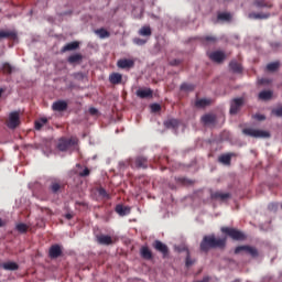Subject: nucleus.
Segmentation results:
<instances>
[{
    "label": "nucleus",
    "instance_id": "nucleus-1",
    "mask_svg": "<svg viewBox=\"0 0 282 282\" xmlns=\"http://www.w3.org/2000/svg\"><path fill=\"white\" fill-rule=\"evenodd\" d=\"M226 243H228V238H217L215 234H210L203 237V240L200 241V251L202 252H210V250L219 249L224 250L226 248Z\"/></svg>",
    "mask_w": 282,
    "mask_h": 282
},
{
    "label": "nucleus",
    "instance_id": "nucleus-2",
    "mask_svg": "<svg viewBox=\"0 0 282 282\" xmlns=\"http://www.w3.org/2000/svg\"><path fill=\"white\" fill-rule=\"evenodd\" d=\"M177 252L181 259H184L185 268H193L197 263V259L193 258L191 250L186 245H181L177 247Z\"/></svg>",
    "mask_w": 282,
    "mask_h": 282
},
{
    "label": "nucleus",
    "instance_id": "nucleus-3",
    "mask_svg": "<svg viewBox=\"0 0 282 282\" xmlns=\"http://www.w3.org/2000/svg\"><path fill=\"white\" fill-rule=\"evenodd\" d=\"M220 231L224 235H227V237H230V239H234V241H243V239H246V235H243V232L235 228L221 227Z\"/></svg>",
    "mask_w": 282,
    "mask_h": 282
},
{
    "label": "nucleus",
    "instance_id": "nucleus-4",
    "mask_svg": "<svg viewBox=\"0 0 282 282\" xmlns=\"http://www.w3.org/2000/svg\"><path fill=\"white\" fill-rule=\"evenodd\" d=\"M78 144V139L76 137L73 138H62L58 141L57 149L59 151H68L72 147H76Z\"/></svg>",
    "mask_w": 282,
    "mask_h": 282
},
{
    "label": "nucleus",
    "instance_id": "nucleus-5",
    "mask_svg": "<svg viewBox=\"0 0 282 282\" xmlns=\"http://www.w3.org/2000/svg\"><path fill=\"white\" fill-rule=\"evenodd\" d=\"M245 135H249L250 138H270V132L265 130H257L252 128H246L242 130Z\"/></svg>",
    "mask_w": 282,
    "mask_h": 282
},
{
    "label": "nucleus",
    "instance_id": "nucleus-6",
    "mask_svg": "<svg viewBox=\"0 0 282 282\" xmlns=\"http://www.w3.org/2000/svg\"><path fill=\"white\" fill-rule=\"evenodd\" d=\"M245 102L246 101L243 100L242 97L234 98L230 101V109H229L230 115L237 116L239 113V111H241V107H243Z\"/></svg>",
    "mask_w": 282,
    "mask_h": 282
},
{
    "label": "nucleus",
    "instance_id": "nucleus-7",
    "mask_svg": "<svg viewBox=\"0 0 282 282\" xmlns=\"http://www.w3.org/2000/svg\"><path fill=\"white\" fill-rule=\"evenodd\" d=\"M240 252H247V254H251V257H258L259 251L257 248L250 246H238L235 249V254H240Z\"/></svg>",
    "mask_w": 282,
    "mask_h": 282
},
{
    "label": "nucleus",
    "instance_id": "nucleus-8",
    "mask_svg": "<svg viewBox=\"0 0 282 282\" xmlns=\"http://www.w3.org/2000/svg\"><path fill=\"white\" fill-rule=\"evenodd\" d=\"M21 124L19 112L14 111L9 115L8 127L9 129H17Z\"/></svg>",
    "mask_w": 282,
    "mask_h": 282
},
{
    "label": "nucleus",
    "instance_id": "nucleus-9",
    "mask_svg": "<svg viewBox=\"0 0 282 282\" xmlns=\"http://www.w3.org/2000/svg\"><path fill=\"white\" fill-rule=\"evenodd\" d=\"M63 256V247L61 245H53L48 250L50 259H58V257Z\"/></svg>",
    "mask_w": 282,
    "mask_h": 282
},
{
    "label": "nucleus",
    "instance_id": "nucleus-10",
    "mask_svg": "<svg viewBox=\"0 0 282 282\" xmlns=\"http://www.w3.org/2000/svg\"><path fill=\"white\" fill-rule=\"evenodd\" d=\"M135 66V62L133 59L121 58L117 62V67L119 69H131V67Z\"/></svg>",
    "mask_w": 282,
    "mask_h": 282
},
{
    "label": "nucleus",
    "instance_id": "nucleus-11",
    "mask_svg": "<svg viewBox=\"0 0 282 282\" xmlns=\"http://www.w3.org/2000/svg\"><path fill=\"white\" fill-rule=\"evenodd\" d=\"M210 61H214V63H224L226 59V53L221 51H215L209 54Z\"/></svg>",
    "mask_w": 282,
    "mask_h": 282
},
{
    "label": "nucleus",
    "instance_id": "nucleus-12",
    "mask_svg": "<svg viewBox=\"0 0 282 282\" xmlns=\"http://www.w3.org/2000/svg\"><path fill=\"white\" fill-rule=\"evenodd\" d=\"M153 248L156 249L158 252H161L163 257H166V254H169V247L160 240H155L153 242Z\"/></svg>",
    "mask_w": 282,
    "mask_h": 282
},
{
    "label": "nucleus",
    "instance_id": "nucleus-13",
    "mask_svg": "<svg viewBox=\"0 0 282 282\" xmlns=\"http://www.w3.org/2000/svg\"><path fill=\"white\" fill-rule=\"evenodd\" d=\"M0 268L8 272H17V270H19V264L17 262L7 261V262H1Z\"/></svg>",
    "mask_w": 282,
    "mask_h": 282
},
{
    "label": "nucleus",
    "instance_id": "nucleus-14",
    "mask_svg": "<svg viewBox=\"0 0 282 282\" xmlns=\"http://www.w3.org/2000/svg\"><path fill=\"white\" fill-rule=\"evenodd\" d=\"M135 96H138V98H141V99L153 98V89H151V88H139L135 93Z\"/></svg>",
    "mask_w": 282,
    "mask_h": 282
},
{
    "label": "nucleus",
    "instance_id": "nucleus-15",
    "mask_svg": "<svg viewBox=\"0 0 282 282\" xmlns=\"http://www.w3.org/2000/svg\"><path fill=\"white\" fill-rule=\"evenodd\" d=\"M96 239L100 246H112L113 243V239L111 238V236L99 235L96 237Z\"/></svg>",
    "mask_w": 282,
    "mask_h": 282
},
{
    "label": "nucleus",
    "instance_id": "nucleus-16",
    "mask_svg": "<svg viewBox=\"0 0 282 282\" xmlns=\"http://www.w3.org/2000/svg\"><path fill=\"white\" fill-rule=\"evenodd\" d=\"M137 169H149V159L145 156H137L134 160Z\"/></svg>",
    "mask_w": 282,
    "mask_h": 282
},
{
    "label": "nucleus",
    "instance_id": "nucleus-17",
    "mask_svg": "<svg viewBox=\"0 0 282 282\" xmlns=\"http://www.w3.org/2000/svg\"><path fill=\"white\" fill-rule=\"evenodd\" d=\"M212 199H219L220 202H226V199H230V193H221V192H212Z\"/></svg>",
    "mask_w": 282,
    "mask_h": 282
},
{
    "label": "nucleus",
    "instance_id": "nucleus-18",
    "mask_svg": "<svg viewBox=\"0 0 282 282\" xmlns=\"http://www.w3.org/2000/svg\"><path fill=\"white\" fill-rule=\"evenodd\" d=\"M78 47H80V43L75 41V42H70L67 43L66 45H64L61 50V52L63 54H65V52H74V50H78Z\"/></svg>",
    "mask_w": 282,
    "mask_h": 282
},
{
    "label": "nucleus",
    "instance_id": "nucleus-19",
    "mask_svg": "<svg viewBox=\"0 0 282 282\" xmlns=\"http://www.w3.org/2000/svg\"><path fill=\"white\" fill-rule=\"evenodd\" d=\"M53 111H67V104L65 100H57L52 105Z\"/></svg>",
    "mask_w": 282,
    "mask_h": 282
},
{
    "label": "nucleus",
    "instance_id": "nucleus-20",
    "mask_svg": "<svg viewBox=\"0 0 282 282\" xmlns=\"http://www.w3.org/2000/svg\"><path fill=\"white\" fill-rule=\"evenodd\" d=\"M61 188H63V184L58 181H52L51 185L48 186V189L53 195H58L61 193Z\"/></svg>",
    "mask_w": 282,
    "mask_h": 282
},
{
    "label": "nucleus",
    "instance_id": "nucleus-21",
    "mask_svg": "<svg viewBox=\"0 0 282 282\" xmlns=\"http://www.w3.org/2000/svg\"><path fill=\"white\" fill-rule=\"evenodd\" d=\"M203 124H215L217 122V116L214 113H206L202 117Z\"/></svg>",
    "mask_w": 282,
    "mask_h": 282
},
{
    "label": "nucleus",
    "instance_id": "nucleus-22",
    "mask_svg": "<svg viewBox=\"0 0 282 282\" xmlns=\"http://www.w3.org/2000/svg\"><path fill=\"white\" fill-rule=\"evenodd\" d=\"M109 83L111 85H120L122 83V74L120 73H112L109 75Z\"/></svg>",
    "mask_w": 282,
    "mask_h": 282
},
{
    "label": "nucleus",
    "instance_id": "nucleus-23",
    "mask_svg": "<svg viewBox=\"0 0 282 282\" xmlns=\"http://www.w3.org/2000/svg\"><path fill=\"white\" fill-rule=\"evenodd\" d=\"M210 105H213V99L203 98L195 101V107H198V109H204V107H208Z\"/></svg>",
    "mask_w": 282,
    "mask_h": 282
},
{
    "label": "nucleus",
    "instance_id": "nucleus-24",
    "mask_svg": "<svg viewBox=\"0 0 282 282\" xmlns=\"http://www.w3.org/2000/svg\"><path fill=\"white\" fill-rule=\"evenodd\" d=\"M116 213L119 214L120 217H126V215H130L131 214V208L122 206V205H117L116 206Z\"/></svg>",
    "mask_w": 282,
    "mask_h": 282
},
{
    "label": "nucleus",
    "instance_id": "nucleus-25",
    "mask_svg": "<svg viewBox=\"0 0 282 282\" xmlns=\"http://www.w3.org/2000/svg\"><path fill=\"white\" fill-rule=\"evenodd\" d=\"M140 252L142 259H145L147 261H151V259H153V252H151V249H149V247H142Z\"/></svg>",
    "mask_w": 282,
    "mask_h": 282
},
{
    "label": "nucleus",
    "instance_id": "nucleus-26",
    "mask_svg": "<svg viewBox=\"0 0 282 282\" xmlns=\"http://www.w3.org/2000/svg\"><path fill=\"white\" fill-rule=\"evenodd\" d=\"M229 68L234 74H241L243 72V67H241V64H239L237 61H231L229 63Z\"/></svg>",
    "mask_w": 282,
    "mask_h": 282
},
{
    "label": "nucleus",
    "instance_id": "nucleus-27",
    "mask_svg": "<svg viewBox=\"0 0 282 282\" xmlns=\"http://www.w3.org/2000/svg\"><path fill=\"white\" fill-rule=\"evenodd\" d=\"M139 36H145L149 39V36H151V34H153V31L151 30L150 25H143L139 32H138Z\"/></svg>",
    "mask_w": 282,
    "mask_h": 282
},
{
    "label": "nucleus",
    "instance_id": "nucleus-28",
    "mask_svg": "<svg viewBox=\"0 0 282 282\" xmlns=\"http://www.w3.org/2000/svg\"><path fill=\"white\" fill-rule=\"evenodd\" d=\"M248 19H253V20L270 19V13H257V12H251V13L248 14Z\"/></svg>",
    "mask_w": 282,
    "mask_h": 282
},
{
    "label": "nucleus",
    "instance_id": "nucleus-29",
    "mask_svg": "<svg viewBox=\"0 0 282 282\" xmlns=\"http://www.w3.org/2000/svg\"><path fill=\"white\" fill-rule=\"evenodd\" d=\"M234 155H235L234 153L223 154V155L219 156L218 162H220L221 164H226L227 166H229V164H230V162H231Z\"/></svg>",
    "mask_w": 282,
    "mask_h": 282
},
{
    "label": "nucleus",
    "instance_id": "nucleus-30",
    "mask_svg": "<svg viewBox=\"0 0 282 282\" xmlns=\"http://www.w3.org/2000/svg\"><path fill=\"white\" fill-rule=\"evenodd\" d=\"M253 6L256 8H272V2L267 0H253Z\"/></svg>",
    "mask_w": 282,
    "mask_h": 282
},
{
    "label": "nucleus",
    "instance_id": "nucleus-31",
    "mask_svg": "<svg viewBox=\"0 0 282 282\" xmlns=\"http://www.w3.org/2000/svg\"><path fill=\"white\" fill-rule=\"evenodd\" d=\"M67 61L70 65H74L75 63H82L83 62V55L79 54V53L73 54V55L68 56Z\"/></svg>",
    "mask_w": 282,
    "mask_h": 282
},
{
    "label": "nucleus",
    "instance_id": "nucleus-32",
    "mask_svg": "<svg viewBox=\"0 0 282 282\" xmlns=\"http://www.w3.org/2000/svg\"><path fill=\"white\" fill-rule=\"evenodd\" d=\"M1 39H17V33L14 31H3L0 30V40Z\"/></svg>",
    "mask_w": 282,
    "mask_h": 282
},
{
    "label": "nucleus",
    "instance_id": "nucleus-33",
    "mask_svg": "<svg viewBox=\"0 0 282 282\" xmlns=\"http://www.w3.org/2000/svg\"><path fill=\"white\" fill-rule=\"evenodd\" d=\"M165 129H175L177 128V119H167L163 122Z\"/></svg>",
    "mask_w": 282,
    "mask_h": 282
},
{
    "label": "nucleus",
    "instance_id": "nucleus-34",
    "mask_svg": "<svg viewBox=\"0 0 282 282\" xmlns=\"http://www.w3.org/2000/svg\"><path fill=\"white\" fill-rule=\"evenodd\" d=\"M199 41L200 43H203V45H206L208 43H217V37L213 35H207V36L199 37Z\"/></svg>",
    "mask_w": 282,
    "mask_h": 282
},
{
    "label": "nucleus",
    "instance_id": "nucleus-35",
    "mask_svg": "<svg viewBox=\"0 0 282 282\" xmlns=\"http://www.w3.org/2000/svg\"><path fill=\"white\" fill-rule=\"evenodd\" d=\"M95 34H98L99 39H109L111 36V33H109V31L102 28L99 30H96Z\"/></svg>",
    "mask_w": 282,
    "mask_h": 282
},
{
    "label": "nucleus",
    "instance_id": "nucleus-36",
    "mask_svg": "<svg viewBox=\"0 0 282 282\" xmlns=\"http://www.w3.org/2000/svg\"><path fill=\"white\" fill-rule=\"evenodd\" d=\"M218 21H231L232 20V14L228 12H220L217 15Z\"/></svg>",
    "mask_w": 282,
    "mask_h": 282
},
{
    "label": "nucleus",
    "instance_id": "nucleus-37",
    "mask_svg": "<svg viewBox=\"0 0 282 282\" xmlns=\"http://www.w3.org/2000/svg\"><path fill=\"white\" fill-rule=\"evenodd\" d=\"M45 124H47V118H41L37 121H35L36 131H41V129H43V127H45Z\"/></svg>",
    "mask_w": 282,
    "mask_h": 282
},
{
    "label": "nucleus",
    "instance_id": "nucleus-38",
    "mask_svg": "<svg viewBox=\"0 0 282 282\" xmlns=\"http://www.w3.org/2000/svg\"><path fill=\"white\" fill-rule=\"evenodd\" d=\"M260 100H270L272 98V90H263L259 94Z\"/></svg>",
    "mask_w": 282,
    "mask_h": 282
},
{
    "label": "nucleus",
    "instance_id": "nucleus-39",
    "mask_svg": "<svg viewBox=\"0 0 282 282\" xmlns=\"http://www.w3.org/2000/svg\"><path fill=\"white\" fill-rule=\"evenodd\" d=\"M13 69L14 68L12 67V65H10V63H3L2 64L3 74H12Z\"/></svg>",
    "mask_w": 282,
    "mask_h": 282
},
{
    "label": "nucleus",
    "instance_id": "nucleus-40",
    "mask_svg": "<svg viewBox=\"0 0 282 282\" xmlns=\"http://www.w3.org/2000/svg\"><path fill=\"white\" fill-rule=\"evenodd\" d=\"M268 72H276L279 69V62H273L267 65Z\"/></svg>",
    "mask_w": 282,
    "mask_h": 282
},
{
    "label": "nucleus",
    "instance_id": "nucleus-41",
    "mask_svg": "<svg viewBox=\"0 0 282 282\" xmlns=\"http://www.w3.org/2000/svg\"><path fill=\"white\" fill-rule=\"evenodd\" d=\"M17 230L18 232H21L22 235H24V232H28V225L20 223L17 225Z\"/></svg>",
    "mask_w": 282,
    "mask_h": 282
},
{
    "label": "nucleus",
    "instance_id": "nucleus-42",
    "mask_svg": "<svg viewBox=\"0 0 282 282\" xmlns=\"http://www.w3.org/2000/svg\"><path fill=\"white\" fill-rule=\"evenodd\" d=\"M193 89H195V86L193 84L181 85V91H193Z\"/></svg>",
    "mask_w": 282,
    "mask_h": 282
},
{
    "label": "nucleus",
    "instance_id": "nucleus-43",
    "mask_svg": "<svg viewBox=\"0 0 282 282\" xmlns=\"http://www.w3.org/2000/svg\"><path fill=\"white\" fill-rule=\"evenodd\" d=\"M133 43H134V45H147V40L141 39V37H134Z\"/></svg>",
    "mask_w": 282,
    "mask_h": 282
},
{
    "label": "nucleus",
    "instance_id": "nucleus-44",
    "mask_svg": "<svg viewBox=\"0 0 282 282\" xmlns=\"http://www.w3.org/2000/svg\"><path fill=\"white\" fill-rule=\"evenodd\" d=\"M91 171L88 167H85L84 171L79 172V177H89Z\"/></svg>",
    "mask_w": 282,
    "mask_h": 282
},
{
    "label": "nucleus",
    "instance_id": "nucleus-45",
    "mask_svg": "<svg viewBox=\"0 0 282 282\" xmlns=\"http://www.w3.org/2000/svg\"><path fill=\"white\" fill-rule=\"evenodd\" d=\"M151 110H152L154 113H158V111H161V110H162V106H160L159 104H152V105H151Z\"/></svg>",
    "mask_w": 282,
    "mask_h": 282
},
{
    "label": "nucleus",
    "instance_id": "nucleus-46",
    "mask_svg": "<svg viewBox=\"0 0 282 282\" xmlns=\"http://www.w3.org/2000/svg\"><path fill=\"white\" fill-rule=\"evenodd\" d=\"M272 113L278 118H282V106L272 110Z\"/></svg>",
    "mask_w": 282,
    "mask_h": 282
},
{
    "label": "nucleus",
    "instance_id": "nucleus-47",
    "mask_svg": "<svg viewBox=\"0 0 282 282\" xmlns=\"http://www.w3.org/2000/svg\"><path fill=\"white\" fill-rule=\"evenodd\" d=\"M98 193H99L100 197H109V194H107V189L106 188L100 187L98 189Z\"/></svg>",
    "mask_w": 282,
    "mask_h": 282
},
{
    "label": "nucleus",
    "instance_id": "nucleus-48",
    "mask_svg": "<svg viewBox=\"0 0 282 282\" xmlns=\"http://www.w3.org/2000/svg\"><path fill=\"white\" fill-rule=\"evenodd\" d=\"M177 182L181 183V184H185L187 186L193 184V181L186 180V178H178Z\"/></svg>",
    "mask_w": 282,
    "mask_h": 282
},
{
    "label": "nucleus",
    "instance_id": "nucleus-49",
    "mask_svg": "<svg viewBox=\"0 0 282 282\" xmlns=\"http://www.w3.org/2000/svg\"><path fill=\"white\" fill-rule=\"evenodd\" d=\"M254 119L259 120V121H263V120H265V116L264 115H254Z\"/></svg>",
    "mask_w": 282,
    "mask_h": 282
},
{
    "label": "nucleus",
    "instance_id": "nucleus-50",
    "mask_svg": "<svg viewBox=\"0 0 282 282\" xmlns=\"http://www.w3.org/2000/svg\"><path fill=\"white\" fill-rule=\"evenodd\" d=\"M96 113H98V109H96V108H89V115H90V116H96Z\"/></svg>",
    "mask_w": 282,
    "mask_h": 282
},
{
    "label": "nucleus",
    "instance_id": "nucleus-51",
    "mask_svg": "<svg viewBox=\"0 0 282 282\" xmlns=\"http://www.w3.org/2000/svg\"><path fill=\"white\" fill-rule=\"evenodd\" d=\"M269 210H276V204L274 203L269 204Z\"/></svg>",
    "mask_w": 282,
    "mask_h": 282
},
{
    "label": "nucleus",
    "instance_id": "nucleus-52",
    "mask_svg": "<svg viewBox=\"0 0 282 282\" xmlns=\"http://www.w3.org/2000/svg\"><path fill=\"white\" fill-rule=\"evenodd\" d=\"M267 83H268V79H264V78L259 80V85H265Z\"/></svg>",
    "mask_w": 282,
    "mask_h": 282
},
{
    "label": "nucleus",
    "instance_id": "nucleus-53",
    "mask_svg": "<svg viewBox=\"0 0 282 282\" xmlns=\"http://www.w3.org/2000/svg\"><path fill=\"white\" fill-rule=\"evenodd\" d=\"M65 218L68 219V220H69V219H74V215H72V214H66V215H65Z\"/></svg>",
    "mask_w": 282,
    "mask_h": 282
},
{
    "label": "nucleus",
    "instance_id": "nucleus-54",
    "mask_svg": "<svg viewBox=\"0 0 282 282\" xmlns=\"http://www.w3.org/2000/svg\"><path fill=\"white\" fill-rule=\"evenodd\" d=\"M3 226H6V223L0 218V228H3Z\"/></svg>",
    "mask_w": 282,
    "mask_h": 282
},
{
    "label": "nucleus",
    "instance_id": "nucleus-55",
    "mask_svg": "<svg viewBox=\"0 0 282 282\" xmlns=\"http://www.w3.org/2000/svg\"><path fill=\"white\" fill-rule=\"evenodd\" d=\"M3 88H0V98H1V95L3 94Z\"/></svg>",
    "mask_w": 282,
    "mask_h": 282
},
{
    "label": "nucleus",
    "instance_id": "nucleus-56",
    "mask_svg": "<svg viewBox=\"0 0 282 282\" xmlns=\"http://www.w3.org/2000/svg\"><path fill=\"white\" fill-rule=\"evenodd\" d=\"M77 167L80 169V164H77Z\"/></svg>",
    "mask_w": 282,
    "mask_h": 282
}]
</instances>
